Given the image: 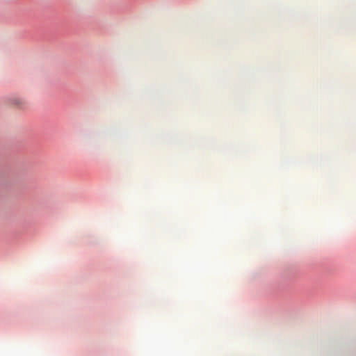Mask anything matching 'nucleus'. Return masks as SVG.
Segmentation results:
<instances>
[{
  "label": "nucleus",
  "mask_w": 356,
  "mask_h": 356,
  "mask_svg": "<svg viewBox=\"0 0 356 356\" xmlns=\"http://www.w3.org/2000/svg\"><path fill=\"white\" fill-rule=\"evenodd\" d=\"M8 102L10 105L14 106H19L24 104V100L19 97H10Z\"/></svg>",
  "instance_id": "1"
}]
</instances>
